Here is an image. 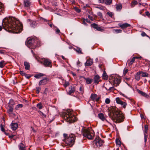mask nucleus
<instances>
[{
	"mask_svg": "<svg viewBox=\"0 0 150 150\" xmlns=\"http://www.w3.org/2000/svg\"><path fill=\"white\" fill-rule=\"evenodd\" d=\"M111 82L112 83L113 85H116V86L119 85L121 82L120 77L117 76L115 75L112 76V78Z\"/></svg>",
	"mask_w": 150,
	"mask_h": 150,
	"instance_id": "obj_9",
	"label": "nucleus"
},
{
	"mask_svg": "<svg viewBox=\"0 0 150 150\" xmlns=\"http://www.w3.org/2000/svg\"><path fill=\"white\" fill-rule=\"evenodd\" d=\"M49 80V79L45 78L40 81L39 83V85L40 86L42 85H45L47 83Z\"/></svg>",
	"mask_w": 150,
	"mask_h": 150,
	"instance_id": "obj_12",
	"label": "nucleus"
},
{
	"mask_svg": "<svg viewBox=\"0 0 150 150\" xmlns=\"http://www.w3.org/2000/svg\"><path fill=\"white\" fill-rule=\"evenodd\" d=\"M84 79L86 80L87 83L88 84H91L93 81V79H92L89 78H84Z\"/></svg>",
	"mask_w": 150,
	"mask_h": 150,
	"instance_id": "obj_26",
	"label": "nucleus"
},
{
	"mask_svg": "<svg viewBox=\"0 0 150 150\" xmlns=\"http://www.w3.org/2000/svg\"><path fill=\"white\" fill-rule=\"evenodd\" d=\"M146 5H147L146 4H143L140 3H139V7H141V5H142L143 6H145Z\"/></svg>",
	"mask_w": 150,
	"mask_h": 150,
	"instance_id": "obj_52",
	"label": "nucleus"
},
{
	"mask_svg": "<svg viewBox=\"0 0 150 150\" xmlns=\"http://www.w3.org/2000/svg\"><path fill=\"white\" fill-rule=\"evenodd\" d=\"M110 100L109 98H107L106 99L105 102L106 104H108L110 103Z\"/></svg>",
	"mask_w": 150,
	"mask_h": 150,
	"instance_id": "obj_47",
	"label": "nucleus"
},
{
	"mask_svg": "<svg viewBox=\"0 0 150 150\" xmlns=\"http://www.w3.org/2000/svg\"><path fill=\"white\" fill-rule=\"evenodd\" d=\"M5 61H1L0 62V67L2 68L5 65Z\"/></svg>",
	"mask_w": 150,
	"mask_h": 150,
	"instance_id": "obj_33",
	"label": "nucleus"
},
{
	"mask_svg": "<svg viewBox=\"0 0 150 150\" xmlns=\"http://www.w3.org/2000/svg\"><path fill=\"white\" fill-rule=\"evenodd\" d=\"M31 26L33 27H35L37 25L35 21H33L30 24Z\"/></svg>",
	"mask_w": 150,
	"mask_h": 150,
	"instance_id": "obj_40",
	"label": "nucleus"
},
{
	"mask_svg": "<svg viewBox=\"0 0 150 150\" xmlns=\"http://www.w3.org/2000/svg\"><path fill=\"white\" fill-rule=\"evenodd\" d=\"M103 78L105 80H107L108 78V76L105 71H103L102 75Z\"/></svg>",
	"mask_w": 150,
	"mask_h": 150,
	"instance_id": "obj_28",
	"label": "nucleus"
},
{
	"mask_svg": "<svg viewBox=\"0 0 150 150\" xmlns=\"http://www.w3.org/2000/svg\"><path fill=\"white\" fill-rule=\"evenodd\" d=\"M2 26L6 31L15 33L20 32L23 28L22 24L19 21L10 17L5 18L3 20Z\"/></svg>",
	"mask_w": 150,
	"mask_h": 150,
	"instance_id": "obj_1",
	"label": "nucleus"
},
{
	"mask_svg": "<svg viewBox=\"0 0 150 150\" xmlns=\"http://www.w3.org/2000/svg\"><path fill=\"white\" fill-rule=\"evenodd\" d=\"M135 60L133 57L132 58L131 60H129L127 62L128 64L129 65H132Z\"/></svg>",
	"mask_w": 150,
	"mask_h": 150,
	"instance_id": "obj_27",
	"label": "nucleus"
},
{
	"mask_svg": "<svg viewBox=\"0 0 150 150\" xmlns=\"http://www.w3.org/2000/svg\"><path fill=\"white\" fill-rule=\"evenodd\" d=\"M142 76L143 77H146L148 76V74L146 72H143L142 73Z\"/></svg>",
	"mask_w": 150,
	"mask_h": 150,
	"instance_id": "obj_41",
	"label": "nucleus"
},
{
	"mask_svg": "<svg viewBox=\"0 0 150 150\" xmlns=\"http://www.w3.org/2000/svg\"><path fill=\"white\" fill-rule=\"evenodd\" d=\"M144 9H142V10H140V11H139V13L140 14H142V13L144 12Z\"/></svg>",
	"mask_w": 150,
	"mask_h": 150,
	"instance_id": "obj_64",
	"label": "nucleus"
},
{
	"mask_svg": "<svg viewBox=\"0 0 150 150\" xmlns=\"http://www.w3.org/2000/svg\"><path fill=\"white\" fill-rule=\"evenodd\" d=\"M44 76V75L42 73H40L37 74L34 76V77L37 79H39L40 77L42 76Z\"/></svg>",
	"mask_w": 150,
	"mask_h": 150,
	"instance_id": "obj_31",
	"label": "nucleus"
},
{
	"mask_svg": "<svg viewBox=\"0 0 150 150\" xmlns=\"http://www.w3.org/2000/svg\"><path fill=\"white\" fill-rule=\"evenodd\" d=\"M133 57L134 58L135 60V59H141V58H142V57Z\"/></svg>",
	"mask_w": 150,
	"mask_h": 150,
	"instance_id": "obj_62",
	"label": "nucleus"
},
{
	"mask_svg": "<svg viewBox=\"0 0 150 150\" xmlns=\"http://www.w3.org/2000/svg\"><path fill=\"white\" fill-rule=\"evenodd\" d=\"M100 77L99 75H95L93 79V82L94 83L98 84V83L101 81V80L100 79Z\"/></svg>",
	"mask_w": 150,
	"mask_h": 150,
	"instance_id": "obj_14",
	"label": "nucleus"
},
{
	"mask_svg": "<svg viewBox=\"0 0 150 150\" xmlns=\"http://www.w3.org/2000/svg\"><path fill=\"white\" fill-rule=\"evenodd\" d=\"M23 105L22 104H18L16 105L15 107V109L17 110L20 108H21L23 107Z\"/></svg>",
	"mask_w": 150,
	"mask_h": 150,
	"instance_id": "obj_39",
	"label": "nucleus"
},
{
	"mask_svg": "<svg viewBox=\"0 0 150 150\" xmlns=\"http://www.w3.org/2000/svg\"><path fill=\"white\" fill-rule=\"evenodd\" d=\"M81 131L84 137L89 139H93L94 137L93 134L89 131V129L83 128Z\"/></svg>",
	"mask_w": 150,
	"mask_h": 150,
	"instance_id": "obj_5",
	"label": "nucleus"
},
{
	"mask_svg": "<svg viewBox=\"0 0 150 150\" xmlns=\"http://www.w3.org/2000/svg\"><path fill=\"white\" fill-rule=\"evenodd\" d=\"M141 35L142 36H143V37L147 36L146 34L144 32H142V33Z\"/></svg>",
	"mask_w": 150,
	"mask_h": 150,
	"instance_id": "obj_57",
	"label": "nucleus"
},
{
	"mask_svg": "<svg viewBox=\"0 0 150 150\" xmlns=\"http://www.w3.org/2000/svg\"><path fill=\"white\" fill-rule=\"evenodd\" d=\"M79 90L81 92H83V88L82 87H80L79 88Z\"/></svg>",
	"mask_w": 150,
	"mask_h": 150,
	"instance_id": "obj_61",
	"label": "nucleus"
},
{
	"mask_svg": "<svg viewBox=\"0 0 150 150\" xmlns=\"http://www.w3.org/2000/svg\"><path fill=\"white\" fill-rule=\"evenodd\" d=\"M39 114L43 118H45L46 117V115L44 114L42 112H41V111L39 110L38 111Z\"/></svg>",
	"mask_w": 150,
	"mask_h": 150,
	"instance_id": "obj_35",
	"label": "nucleus"
},
{
	"mask_svg": "<svg viewBox=\"0 0 150 150\" xmlns=\"http://www.w3.org/2000/svg\"><path fill=\"white\" fill-rule=\"evenodd\" d=\"M88 18L90 20H93L92 17L90 15H88Z\"/></svg>",
	"mask_w": 150,
	"mask_h": 150,
	"instance_id": "obj_63",
	"label": "nucleus"
},
{
	"mask_svg": "<svg viewBox=\"0 0 150 150\" xmlns=\"http://www.w3.org/2000/svg\"><path fill=\"white\" fill-rule=\"evenodd\" d=\"M76 52L79 53H80L81 54H82V52H81V49L79 48H77L76 50Z\"/></svg>",
	"mask_w": 150,
	"mask_h": 150,
	"instance_id": "obj_49",
	"label": "nucleus"
},
{
	"mask_svg": "<svg viewBox=\"0 0 150 150\" xmlns=\"http://www.w3.org/2000/svg\"><path fill=\"white\" fill-rule=\"evenodd\" d=\"M37 106L39 109H41L42 108V106L41 103H39L37 105Z\"/></svg>",
	"mask_w": 150,
	"mask_h": 150,
	"instance_id": "obj_43",
	"label": "nucleus"
},
{
	"mask_svg": "<svg viewBox=\"0 0 150 150\" xmlns=\"http://www.w3.org/2000/svg\"><path fill=\"white\" fill-rule=\"evenodd\" d=\"M73 111L70 109L68 110L62 115V117L67 121L69 123L74 122L77 120L76 117L73 114Z\"/></svg>",
	"mask_w": 150,
	"mask_h": 150,
	"instance_id": "obj_3",
	"label": "nucleus"
},
{
	"mask_svg": "<svg viewBox=\"0 0 150 150\" xmlns=\"http://www.w3.org/2000/svg\"><path fill=\"white\" fill-rule=\"evenodd\" d=\"M24 65L25 67V69L26 70H29L30 69V64L28 62H24Z\"/></svg>",
	"mask_w": 150,
	"mask_h": 150,
	"instance_id": "obj_23",
	"label": "nucleus"
},
{
	"mask_svg": "<svg viewBox=\"0 0 150 150\" xmlns=\"http://www.w3.org/2000/svg\"><path fill=\"white\" fill-rule=\"evenodd\" d=\"M98 16H99L100 17H101L103 16L102 13L100 12H99L98 13Z\"/></svg>",
	"mask_w": 150,
	"mask_h": 150,
	"instance_id": "obj_59",
	"label": "nucleus"
},
{
	"mask_svg": "<svg viewBox=\"0 0 150 150\" xmlns=\"http://www.w3.org/2000/svg\"><path fill=\"white\" fill-rule=\"evenodd\" d=\"M9 107L10 108L8 110V112L9 114H11L12 113L13 111V108L11 106Z\"/></svg>",
	"mask_w": 150,
	"mask_h": 150,
	"instance_id": "obj_32",
	"label": "nucleus"
},
{
	"mask_svg": "<svg viewBox=\"0 0 150 150\" xmlns=\"http://www.w3.org/2000/svg\"><path fill=\"white\" fill-rule=\"evenodd\" d=\"M14 105V102L13 100H11L8 103V106H9L12 107Z\"/></svg>",
	"mask_w": 150,
	"mask_h": 150,
	"instance_id": "obj_30",
	"label": "nucleus"
},
{
	"mask_svg": "<svg viewBox=\"0 0 150 150\" xmlns=\"http://www.w3.org/2000/svg\"><path fill=\"white\" fill-rule=\"evenodd\" d=\"M142 16H147L149 17H150V13H149L148 11H147L146 12L145 14H142Z\"/></svg>",
	"mask_w": 150,
	"mask_h": 150,
	"instance_id": "obj_44",
	"label": "nucleus"
},
{
	"mask_svg": "<svg viewBox=\"0 0 150 150\" xmlns=\"http://www.w3.org/2000/svg\"><path fill=\"white\" fill-rule=\"evenodd\" d=\"M75 10L78 13H79L81 12V10L80 9H78L76 7H75L74 8Z\"/></svg>",
	"mask_w": 150,
	"mask_h": 150,
	"instance_id": "obj_51",
	"label": "nucleus"
},
{
	"mask_svg": "<svg viewBox=\"0 0 150 150\" xmlns=\"http://www.w3.org/2000/svg\"><path fill=\"white\" fill-rule=\"evenodd\" d=\"M30 5V3L28 1H24V6L25 7H28Z\"/></svg>",
	"mask_w": 150,
	"mask_h": 150,
	"instance_id": "obj_29",
	"label": "nucleus"
},
{
	"mask_svg": "<svg viewBox=\"0 0 150 150\" xmlns=\"http://www.w3.org/2000/svg\"><path fill=\"white\" fill-rule=\"evenodd\" d=\"M92 25L93 28L96 29L97 30L101 32H103L104 30L102 28L98 26V25L96 23H93Z\"/></svg>",
	"mask_w": 150,
	"mask_h": 150,
	"instance_id": "obj_15",
	"label": "nucleus"
},
{
	"mask_svg": "<svg viewBox=\"0 0 150 150\" xmlns=\"http://www.w3.org/2000/svg\"><path fill=\"white\" fill-rule=\"evenodd\" d=\"M97 95L96 94H92L91 96L90 99L93 101H94L97 98Z\"/></svg>",
	"mask_w": 150,
	"mask_h": 150,
	"instance_id": "obj_25",
	"label": "nucleus"
},
{
	"mask_svg": "<svg viewBox=\"0 0 150 150\" xmlns=\"http://www.w3.org/2000/svg\"><path fill=\"white\" fill-rule=\"evenodd\" d=\"M142 73V71H140L137 72L135 75V79L137 81H139L140 79V75Z\"/></svg>",
	"mask_w": 150,
	"mask_h": 150,
	"instance_id": "obj_22",
	"label": "nucleus"
},
{
	"mask_svg": "<svg viewBox=\"0 0 150 150\" xmlns=\"http://www.w3.org/2000/svg\"><path fill=\"white\" fill-rule=\"evenodd\" d=\"M122 8V5L121 4L116 5V9L117 10H120Z\"/></svg>",
	"mask_w": 150,
	"mask_h": 150,
	"instance_id": "obj_37",
	"label": "nucleus"
},
{
	"mask_svg": "<svg viewBox=\"0 0 150 150\" xmlns=\"http://www.w3.org/2000/svg\"><path fill=\"white\" fill-rule=\"evenodd\" d=\"M144 142L145 143L146 142L147 140V131L148 130V126L147 125H145L144 126Z\"/></svg>",
	"mask_w": 150,
	"mask_h": 150,
	"instance_id": "obj_13",
	"label": "nucleus"
},
{
	"mask_svg": "<svg viewBox=\"0 0 150 150\" xmlns=\"http://www.w3.org/2000/svg\"><path fill=\"white\" fill-rule=\"evenodd\" d=\"M26 75H24V76H25L26 78L28 79L30 78L31 77V76L30 75H28L26 74Z\"/></svg>",
	"mask_w": 150,
	"mask_h": 150,
	"instance_id": "obj_55",
	"label": "nucleus"
},
{
	"mask_svg": "<svg viewBox=\"0 0 150 150\" xmlns=\"http://www.w3.org/2000/svg\"><path fill=\"white\" fill-rule=\"evenodd\" d=\"M107 14L110 17H112L113 14L111 12H107Z\"/></svg>",
	"mask_w": 150,
	"mask_h": 150,
	"instance_id": "obj_58",
	"label": "nucleus"
},
{
	"mask_svg": "<svg viewBox=\"0 0 150 150\" xmlns=\"http://www.w3.org/2000/svg\"><path fill=\"white\" fill-rule=\"evenodd\" d=\"M81 131L84 137L89 139H93L94 137L93 134L89 131V129L83 128Z\"/></svg>",
	"mask_w": 150,
	"mask_h": 150,
	"instance_id": "obj_6",
	"label": "nucleus"
},
{
	"mask_svg": "<svg viewBox=\"0 0 150 150\" xmlns=\"http://www.w3.org/2000/svg\"><path fill=\"white\" fill-rule=\"evenodd\" d=\"M110 109L109 115L112 120H116L117 123L123 121L124 117L121 111L114 106H112Z\"/></svg>",
	"mask_w": 150,
	"mask_h": 150,
	"instance_id": "obj_2",
	"label": "nucleus"
},
{
	"mask_svg": "<svg viewBox=\"0 0 150 150\" xmlns=\"http://www.w3.org/2000/svg\"><path fill=\"white\" fill-rule=\"evenodd\" d=\"M75 139L74 134H71L64 139V142L67 145L71 146L74 144Z\"/></svg>",
	"mask_w": 150,
	"mask_h": 150,
	"instance_id": "obj_7",
	"label": "nucleus"
},
{
	"mask_svg": "<svg viewBox=\"0 0 150 150\" xmlns=\"http://www.w3.org/2000/svg\"><path fill=\"white\" fill-rule=\"evenodd\" d=\"M4 8V5L2 4H0V12L3 11Z\"/></svg>",
	"mask_w": 150,
	"mask_h": 150,
	"instance_id": "obj_46",
	"label": "nucleus"
},
{
	"mask_svg": "<svg viewBox=\"0 0 150 150\" xmlns=\"http://www.w3.org/2000/svg\"><path fill=\"white\" fill-rule=\"evenodd\" d=\"M43 65L44 66L47 67H52V63L50 61L46 59L44 60Z\"/></svg>",
	"mask_w": 150,
	"mask_h": 150,
	"instance_id": "obj_11",
	"label": "nucleus"
},
{
	"mask_svg": "<svg viewBox=\"0 0 150 150\" xmlns=\"http://www.w3.org/2000/svg\"><path fill=\"white\" fill-rule=\"evenodd\" d=\"M40 40L36 38H30L26 43L27 46L32 49H35L36 47L40 46Z\"/></svg>",
	"mask_w": 150,
	"mask_h": 150,
	"instance_id": "obj_4",
	"label": "nucleus"
},
{
	"mask_svg": "<svg viewBox=\"0 0 150 150\" xmlns=\"http://www.w3.org/2000/svg\"><path fill=\"white\" fill-rule=\"evenodd\" d=\"M48 91V89L47 88H45V89L44 92V93L45 94H47Z\"/></svg>",
	"mask_w": 150,
	"mask_h": 150,
	"instance_id": "obj_54",
	"label": "nucleus"
},
{
	"mask_svg": "<svg viewBox=\"0 0 150 150\" xmlns=\"http://www.w3.org/2000/svg\"><path fill=\"white\" fill-rule=\"evenodd\" d=\"M116 143L117 145L120 146L121 144V142L119 139H117L116 140Z\"/></svg>",
	"mask_w": 150,
	"mask_h": 150,
	"instance_id": "obj_45",
	"label": "nucleus"
},
{
	"mask_svg": "<svg viewBox=\"0 0 150 150\" xmlns=\"http://www.w3.org/2000/svg\"><path fill=\"white\" fill-rule=\"evenodd\" d=\"M20 73L21 75L22 76H24V75H26V73H24L23 71H20Z\"/></svg>",
	"mask_w": 150,
	"mask_h": 150,
	"instance_id": "obj_53",
	"label": "nucleus"
},
{
	"mask_svg": "<svg viewBox=\"0 0 150 150\" xmlns=\"http://www.w3.org/2000/svg\"><path fill=\"white\" fill-rule=\"evenodd\" d=\"M112 0H105V3L107 5H109L111 4Z\"/></svg>",
	"mask_w": 150,
	"mask_h": 150,
	"instance_id": "obj_38",
	"label": "nucleus"
},
{
	"mask_svg": "<svg viewBox=\"0 0 150 150\" xmlns=\"http://www.w3.org/2000/svg\"><path fill=\"white\" fill-rule=\"evenodd\" d=\"M130 25L127 23H125L119 25V26L122 29H125L128 27H130Z\"/></svg>",
	"mask_w": 150,
	"mask_h": 150,
	"instance_id": "obj_17",
	"label": "nucleus"
},
{
	"mask_svg": "<svg viewBox=\"0 0 150 150\" xmlns=\"http://www.w3.org/2000/svg\"><path fill=\"white\" fill-rule=\"evenodd\" d=\"M114 30L116 33H121L122 32V30L120 29Z\"/></svg>",
	"mask_w": 150,
	"mask_h": 150,
	"instance_id": "obj_48",
	"label": "nucleus"
},
{
	"mask_svg": "<svg viewBox=\"0 0 150 150\" xmlns=\"http://www.w3.org/2000/svg\"><path fill=\"white\" fill-rule=\"evenodd\" d=\"M69 82H66L64 84V86L65 87H66L67 86H68L69 85Z\"/></svg>",
	"mask_w": 150,
	"mask_h": 150,
	"instance_id": "obj_56",
	"label": "nucleus"
},
{
	"mask_svg": "<svg viewBox=\"0 0 150 150\" xmlns=\"http://www.w3.org/2000/svg\"><path fill=\"white\" fill-rule=\"evenodd\" d=\"M116 103L118 104L121 105L124 108H125L127 105V103L126 102H123L119 97L116 98L115 99Z\"/></svg>",
	"mask_w": 150,
	"mask_h": 150,
	"instance_id": "obj_10",
	"label": "nucleus"
},
{
	"mask_svg": "<svg viewBox=\"0 0 150 150\" xmlns=\"http://www.w3.org/2000/svg\"><path fill=\"white\" fill-rule=\"evenodd\" d=\"M82 23L85 25H87V23H86L85 20L84 19H83L82 21Z\"/></svg>",
	"mask_w": 150,
	"mask_h": 150,
	"instance_id": "obj_60",
	"label": "nucleus"
},
{
	"mask_svg": "<svg viewBox=\"0 0 150 150\" xmlns=\"http://www.w3.org/2000/svg\"><path fill=\"white\" fill-rule=\"evenodd\" d=\"M104 143L103 140H102L99 137H96L93 142L94 147L95 148H99L103 146Z\"/></svg>",
	"mask_w": 150,
	"mask_h": 150,
	"instance_id": "obj_8",
	"label": "nucleus"
},
{
	"mask_svg": "<svg viewBox=\"0 0 150 150\" xmlns=\"http://www.w3.org/2000/svg\"><path fill=\"white\" fill-rule=\"evenodd\" d=\"M0 127L1 128V130L3 132H5V129L4 128V127L3 126V125L2 124L1 125Z\"/></svg>",
	"mask_w": 150,
	"mask_h": 150,
	"instance_id": "obj_50",
	"label": "nucleus"
},
{
	"mask_svg": "<svg viewBox=\"0 0 150 150\" xmlns=\"http://www.w3.org/2000/svg\"><path fill=\"white\" fill-rule=\"evenodd\" d=\"M36 93L37 94L39 93L40 91L41 90V88L40 87H37L36 88Z\"/></svg>",
	"mask_w": 150,
	"mask_h": 150,
	"instance_id": "obj_34",
	"label": "nucleus"
},
{
	"mask_svg": "<svg viewBox=\"0 0 150 150\" xmlns=\"http://www.w3.org/2000/svg\"><path fill=\"white\" fill-rule=\"evenodd\" d=\"M128 69H127L125 68L124 69L123 75L124 76L127 73L128 71Z\"/></svg>",
	"mask_w": 150,
	"mask_h": 150,
	"instance_id": "obj_42",
	"label": "nucleus"
},
{
	"mask_svg": "<svg viewBox=\"0 0 150 150\" xmlns=\"http://www.w3.org/2000/svg\"><path fill=\"white\" fill-rule=\"evenodd\" d=\"M138 4V2L137 1H132L131 3V6L132 7H134L135 5H136Z\"/></svg>",
	"mask_w": 150,
	"mask_h": 150,
	"instance_id": "obj_36",
	"label": "nucleus"
},
{
	"mask_svg": "<svg viewBox=\"0 0 150 150\" xmlns=\"http://www.w3.org/2000/svg\"><path fill=\"white\" fill-rule=\"evenodd\" d=\"M98 116L99 118L102 121H104L106 120V119L102 113H100L98 114Z\"/></svg>",
	"mask_w": 150,
	"mask_h": 150,
	"instance_id": "obj_21",
	"label": "nucleus"
},
{
	"mask_svg": "<svg viewBox=\"0 0 150 150\" xmlns=\"http://www.w3.org/2000/svg\"><path fill=\"white\" fill-rule=\"evenodd\" d=\"M137 91L138 93L141 95L142 96L146 97H149V96L145 93L139 90H138Z\"/></svg>",
	"mask_w": 150,
	"mask_h": 150,
	"instance_id": "obj_24",
	"label": "nucleus"
},
{
	"mask_svg": "<svg viewBox=\"0 0 150 150\" xmlns=\"http://www.w3.org/2000/svg\"><path fill=\"white\" fill-rule=\"evenodd\" d=\"M93 63V60L90 58H89L86 61L85 63V66H90Z\"/></svg>",
	"mask_w": 150,
	"mask_h": 150,
	"instance_id": "obj_16",
	"label": "nucleus"
},
{
	"mask_svg": "<svg viewBox=\"0 0 150 150\" xmlns=\"http://www.w3.org/2000/svg\"><path fill=\"white\" fill-rule=\"evenodd\" d=\"M75 91V88L74 87L71 86L69 87L68 93L70 95L71 93H74Z\"/></svg>",
	"mask_w": 150,
	"mask_h": 150,
	"instance_id": "obj_18",
	"label": "nucleus"
},
{
	"mask_svg": "<svg viewBox=\"0 0 150 150\" xmlns=\"http://www.w3.org/2000/svg\"><path fill=\"white\" fill-rule=\"evenodd\" d=\"M19 147L20 150H26L25 146L22 143H21L19 144Z\"/></svg>",
	"mask_w": 150,
	"mask_h": 150,
	"instance_id": "obj_20",
	"label": "nucleus"
},
{
	"mask_svg": "<svg viewBox=\"0 0 150 150\" xmlns=\"http://www.w3.org/2000/svg\"><path fill=\"white\" fill-rule=\"evenodd\" d=\"M18 126V125L16 123H12L11 124V128L13 130H16Z\"/></svg>",
	"mask_w": 150,
	"mask_h": 150,
	"instance_id": "obj_19",
	"label": "nucleus"
}]
</instances>
